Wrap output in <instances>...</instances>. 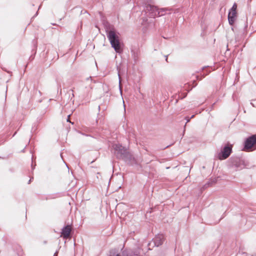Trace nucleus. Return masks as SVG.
<instances>
[{"mask_svg": "<svg viewBox=\"0 0 256 256\" xmlns=\"http://www.w3.org/2000/svg\"><path fill=\"white\" fill-rule=\"evenodd\" d=\"M114 153L118 159L122 160L126 162H130L133 159L132 156L127 150L120 144H114L112 146Z\"/></svg>", "mask_w": 256, "mask_h": 256, "instance_id": "f257e3e1", "label": "nucleus"}, {"mask_svg": "<svg viewBox=\"0 0 256 256\" xmlns=\"http://www.w3.org/2000/svg\"><path fill=\"white\" fill-rule=\"evenodd\" d=\"M107 37L111 44L112 47L116 52L121 54L123 52L122 48L120 43L118 36L116 34L114 28L106 30Z\"/></svg>", "mask_w": 256, "mask_h": 256, "instance_id": "f03ea898", "label": "nucleus"}, {"mask_svg": "<svg viewBox=\"0 0 256 256\" xmlns=\"http://www.w3.org/2000/svg\"><path fill=\"white\" fill-rule=\"evenodd\" d=\"M244 150L250 152L256 150V134L247 138L244 142Z\"/></svg>", "mask_w": 256, "mask_h": 256, "instance_id": "7ed1b4c3", "label": "nucleus"}, {"mask_svg": "<svg viewBox=\"0 0 256 256\" xmlns=\"http://www.w3.org/2000/svg\"><path fill=\"white\" fill-rule=\"evenodd\" d=\"M232 146L230 144H226L220 152L218 154V158L220 160H224L229 157L232 152Z\"/></svg>", "mask_w": 256, "mask_h": 256, "instance_id": "20e7f679", "label": "nucleus"}, {"mask_svg": "<svg viewBox=\"0 0 256 256\" xmlns=\"http://www.w3.org/2000/svg\"><path fill=\"white\" fill-rule=\"evenodd\" d=\"M144 10L146 13L148 12V16L150 18H154L157 16L158 7L152 6L150 4H146L144 6Z\"/></svg>", "mask_w": 256, "mask_h": 256, "instance_id": "39448f33", "label": "nucleus"}, {"mask_svg": "<svg viewBox=\"0 0 256 256\" xmlns=\"http://www.w3.org/2000/svg\"><path fill=\"white\" fill-rule=\"evenodd\" d=\"M231 166L236 170H241L243 168V164L240 158L236 156H232L229 160Z\"/></svg>", "mask_w": 256, "mask_h": 256, "instance_id": "423d86ee", "label": "nucleus"}, {"mask_svg": "<svg viewBox=\"0 0 256 256\" xmlns=\"http://www.w3.org/2000/svg\"><path fill=\"white\" fill-rule=\"evenodd\" d=\"M142 20V24L146 28H154V19L148 20L146 17H143Z\"/></svg>", "mask_w": 256, "mask_h": 256, "instance_id": "0eeeda50", "label": "nucleus"}, {"mask_svg": "<svg viewBox=\"0 0 256 256\" xmlns=\"http://www.w3.org/2000/svg\"><path fill=\"white\" fill-rule=\"evenodd\" d=\"M131 54L134 62L135 64L137 63L139 60L140 56V50L136 48H133L131 50Z\"/></svg>", "mask_w": 256, "mask_h": 256, "instance_id": "6e6552de", "label": "nucleus"}, {"mask_svg": "<svg viewBox=\"0 0 256 256\" xmlns=\"http://www.w3.org/2000/svg\"><path fill=\"white\" fill-rule=\"evenodd\" d=\"M164 240V236L163 234H158L152 240L154 246H158L163 244Z\"/></svg>", "mask_w": 256, "mask_h": 256, "instance_id": "1a4fd4ad", "label": "nucleus"}, {"mask_svg": "<svg viewBox=\"0 0 256 256\" xmlns=\"http://www.w3.org/2000/svg\"><path fill=\"white\" fill-rule=\"evenodd\" d=\"M72 231V228L70 225H66L62 229L61 234L64 238H68Z\"/></svg>", "mask_w": 256, "mask_h": 256, "instance_id": "9d476101", "label": "nucleus"}, {"mask_svg": "<svg viewBox=\"0 0 256 256\" xmlns=\"http://www.w3.org/2000/svg\"><path fill=\"white\" fill-rule=\"evenodd\" d=\"M237 17V12H231L229 11L228 14V20L229 24L230 26L234 25L236 18Z\"/></svg>", "mask_w": 256, "mask_h": 256, "instance_id": "9b49d317", "label": "nucleus"}, {"mask_svg": "<svg viewBox=\"0 0 256 256\" xmlns=\"http://www.w3.org/2000/svg\"><path fill=\"white\" fill-rule=\"evenodd\" d=\"M166 11H167V9H166V8H162L159 9L158 8V12L156 13L157 16H164L166 14Z\"/></svg>", "mask_w": 256, "mask_h": 256, "instance_id": "f8f14e48", "label": "nucleus"}, {"mask_svg": "<svg viewBox=\"0 0 256 256\" xmlns=\"http://www.w3.org/2000/svg\"><path fill=\"white\" fill-rule=\"evenodd\" d=\"M237 4L236 3H234L232 6L231 8L229 11L231 12H236Z\"/></svg>", "mask_w": 256, "mask_h": 256, "instance_id": "ddd939ff", "label": "nucleus"}, {"mask_svg": "<svg viewBox=\"0 0 256 256\" xmlns=\"http://www.w3.org/2000/svg\"><path fill=\"white\" fill-rule=\"evenodd\" d=\"M210 72V70L209 71H206V74H202V77L204 78L206 76L208 75Z\"/></svg>", "mask_w": 256, "mask_h": 256, "instance_id": "4468645a", "label": "nucleus"}, {"mask_svg": "<svg viewBox=\"0 0 256 256\" xmlns=\"http://www.w3.org/2000/svg\"><path fill=\"white\" fill-rule=\"evenodd\" d=\"M185 119L186 120V123L188 122L190 120V118L188 116L186 117Z\"/></svg>", "mask_w": 256, "mask_h": 256, "instance_id": "2eb2a0df", "label": "nucleus"}, {"mask_svg": "<svg viewBox=\"0 0 256 256\" xmlns=\"http://www.w3.org/2000/svg\"><path fill=\"white\" fill-rule=\"evenodd\" d=\"M58 251L56 250V252L54 254V256H58Z\"/></svg>", "mask_w": 256, "mask_h": 256, "instance_id": "dca6fc26", "label": "nucleus"}, {"mask_svg": "<svg viewBox=\"0 0 256 256\" xmlns=\"http://www.w3.org/2000/svg\"><path fill=\"white\" fill-rule=\"evenodd\" d=\"M32 178H31L29 180V181H28V184H30V182H31V180H32Z\"/></svg>", "mask_w": 256, "mask_h": 256, "instance_id": "f3484780", "label": "nucleus"}, {"mask_svg": "<svg viewBox=\"0 0 256 256\" xmlns=\"http://www.w3.org/2000/svg\"><path fill=\"white\" fill-rule=\"evenodd\" d=\"M194 86H196L197 84L196 82L194 80Z\"/></svg>", "mask_w": 256, "mask_h": 256, "instance_id": "a211bd4d", "label": "nucleus"}, {"mask_svg": "<svg viewBox=\"0 0 256 256\" xmlns=\"http://www.w3.org/2000/svg\"><path fill=\"white\" fill-rule=\"evenodd\" d=\"M70 115H68V119H67V121H68V122H69V117H70Z\"/></svg>", "mask_w": 256, "mask_h": 256, "instance_id": "6ab92c4d", "label": "nucleus"}, {"mask_svg": "<svg viewBox=\"0 0 256 256\" xmlns=\"http://www.w3.org/2000/svg\"><path fill=\"white\" fill-rule=\"evenodd\" d=\"M194 115H192V116L190 118V119H191V118H194Z\"/></svg>", "mask_w": 256, "mask_h": 256, "instance_id": "aec40b11", "label": "nucleus"}, {"mask_svg": "<svg viewBox=\"0 0 256 256\" xmlns=\"http://www.w3.org/2000/svg\"><path fill=\"white\" fill-rule=\"evenodd\" d=\"M91 78H92L91 76H90L89 78H87V80H88L89 79H91Z\"/></svg>", "mask_w": 256, "mask_h": 256, "instance_id": "412c9836", "label": "nucleus"}, {"mask_svg": "<svg viewBox=\"0 0 256 256\" xmlns=\"http://www.w3.org/2000/svg\"><path fill=\"white\" fill-rule=\"evenodd\" d=\"M166 56V61H167V60H168V56Z\"/></svg>", "mask_w": 256, "mask_h": 256, "instance_id": "4be33fe9", "label": "nucleus"}, {"mask_svg": "<svg viewBox=\"0 0 256 256\" xmlns=\"http://www.w3.org/2000/svg\"><path fill=\"white\" fill-rule=\"evenodd\" d=\"M44 244H46V241H44Z\"/></svg>", "mask_w": 256, "mask_h": 256, "instance_id": "5701e85b", "label": "nucleus"}, {"mask_svg": "<svg viewBox=\"0 0 256 256\" xmlns=\"http://www.w3.org/2000/svg\"><path fill=\"white\" fill-rule=\"evenodd\" d=\"M215 103H214L212 105V108H213L214 106V105Z\"/></svg>", "mask_w": 256, "mask_h": 256, "instance_id": "b1692460", "label": "nucleus"}, {"mask_svg": "<svg viewBox=\"0 0 256 256\" xmlns=\"http://www.w3.org/2000/svg\"><path fill=\"white\" fill-rule=\"evenodd\" d=\"M196 78H197V80H199L198 76H196Z\"/></svg>", "mask_w": 256, "mask_h": 256, "instance_id": "393cba45", "label": "nucleus"}, {"mask_svg": "<svg viewBox=\"0 0 256 256\" xmlns=\"http://www.w3.org/2000/svg\"><path fill=\"white\" fill-rule=\"evenodd\" d=\"M98 110H100V106H98Z\"/></svg>", "mask_w": 256, "mask_h": 256, "instance_id": "a878e982", "label": "nucleus"}, {"mask_svg": "<svg viewBox=\"0 0 256 256\" xmlns=\"http://www.w3.org/2000/svg\"><path fill=\"white\" fill-rule=\"evenodd\" d=\"M16 134V132H15V133L14 134H13V136H14V135Z\"/></svg>", "mask_w": 256, "mask_h": 256, "instance_id": "bb28decb", "label": "nucleus"}, {"mask_svg": "<svg viewBox=\"0 0 256 256\" xmlns=\"http://www.w3.org/2000/svg\"><path fill=\"white\" fill-rule=\"evenodd\" d=\"M204 68L203 67L202 69L203 70H204Z\"/></svg>", "mask_w": 256, "mask_h": 256, "instance_id": "cd10ccee", "label": "nucleus"}, {"mask_svg": "<svg viewBox=\"0 0 256 256\" xmlns=\"http://www.w3.org/2000/svg\"><path fill=\"white\" fill-rule=\"evenodd\" d=\"M10 170L12 172V170L10 169Z\"/></svg>", "mask_w": 256, "mask_h": 256, "instance_id": "c85d7f7f", "label": "nucleus"}]
</instances>
